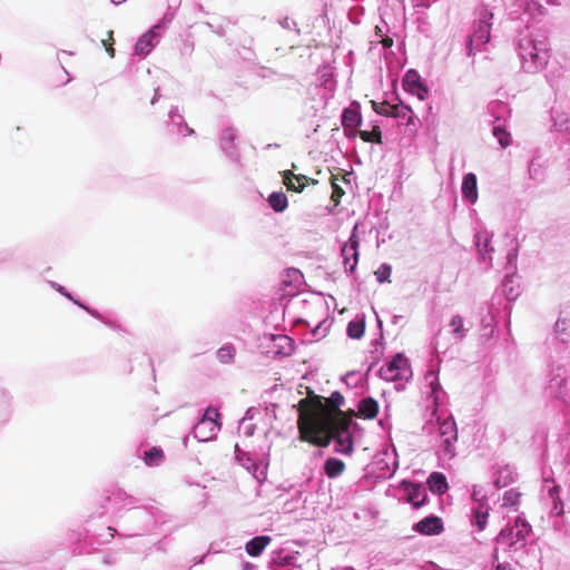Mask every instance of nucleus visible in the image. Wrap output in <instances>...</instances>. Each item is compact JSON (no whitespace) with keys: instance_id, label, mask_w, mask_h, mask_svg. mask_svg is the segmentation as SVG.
I'll return each mask as SVG.
<instances>
[{"instance_id":"obj_1","label":"nucleus","mask_w":570,"mask_h":570,"mask_svg":"<svg viewBox=\"0 0 570 570\" xmlns=\"http://www.w3.org/2000/svg\"><path fill=\"white\" fill-rule=\"evenodd\" d=\"M510 16L513 20L525 21L524 30L519 31L515 50L521 68L528 73H537L550 58L548 36L541 28H534L532 20L546 14V8L537 0H513Z\"/></svg>"},{"instance_id":"obj_2","label":"nucleus","mask_w":570,"mask_h":570,"mask_svg":"<svg viewBox=\"0 0 570 570\" xmlns=\"http://www.w3.org/2000/svg\"><path fill=\"white\" fill-rule=\"evenodd\" d=\"M570 360L554 361L552 352L549 354L548 382L544 387L546 397L556 403L559 412L566 421L570 420V387L568 380L570 376Z\"/></svg>"},{"instance_id":"obj_3","label":"nucleus","mask_w":570,"mask_h":570,"mask_svg":"<svg viewBox=\"0 0 570 570\" xmlns=\"http://www.w3.org/2000/svg\"><path fill=\"white\" fill-rule=\"evenodd\" d=\"M151 503L136 504L128 515L131 522L128 537L146 535L156 530L159 525L168 522L169 515L164 512L159 504L149 500Z\"/></svg>"},{"instance_id":"obj_4","label":"nucleus","mask_w":570,"mask_h":570,"mask_svg":"<svg viewBox=\"0 0 570 570\" xmlns=\"http://www.w3.org/2000/svg\"><path fill=\"white\" fill-rule=\"evenodd\" d=\"M493 13L482 7L478 13V20L474 21L472 32L466 37L465 51L469 57L475 56L491 38V20Z\"/></svg>"},{"instance_id":"obj_5","label":"nucleus","mask_w":570,"mask_h":570,"mask_svg":"<svg viewBox=\"0 0 570 570\" xmlns=\"http://www.w3.org/2000/svg\"><path fill=\"white\" fill-rule=\"evenodd\" d=\"M531 532L530 523L517 517L513 525H507L495 537L499 546H502L505 551H518L527 544V538Z\"/></svg>"},{"instance_id":"obj_6","label":"nucleus","mask_w":570,"mask_h":570,"mask_svg":"<svg viewBox=\"0 0 570 570\" xmlns=\"http://www.w3.org/2000/svg\"><path fill=\"white\" fill-rule=\"evenodd\" d=\"M438 423V435L440 438L439 455L446 460H452L456 455L455 443L458 441V426L454 417L449 415L442 417L441 414L433 415Z\"/></svg>"},{"instance_id":"obj_7","label":"nucleus","mask_w":570,"mask_h":570,"mask_svg":"<svg viewBox=\"0 0 570 570\" xmlns=\"http://www.w3.org/2000/svg\"><path fill=\"white\" fill-rule=\"evenodd\" d=\"M219 419L220 414L218 410L213 406H208L193 428L191 433L194 438L199 442H207L213 440L222 426Z\"/></svg>"},{"instance_id":"obj_8","label":"nucleus","mask_w":570,"mask_h":570,"mask_svg":"<svg viewBox=\"0 0 570 570\" xmlns=\"http://www.w3.org/2000/svg\"><path fill=\"white\" fill-rule=\"evenodd\" d=\"M570 344V317L564 315L563 312L559 314V317L553 326V338L551 341L550 353L553 350L560 354L561 360H570L569 350Z\"/></svg>"},{"instance_id":"obj_9","label":"nucleus","mask_w":570,"mask_h":570,"mask_svg":"<svg viewBox=\"0 0 570 570\" xmlns=\"http://www.w3.org/2000/svg\"><path fill=\"white\" fill-rule=\"evenodd\" d=\"M561 488L556 484L552 475L542 473L541 500L550 505V514L561 517L564 513V503L560 497Z\"/></svg>"},{"instance_id":"obj_10","label":"nucleus","mask_w":570,"mask_h":570,"mask_svg":"<svg viewBox=\"0 0 570 570\" xmlns=\"http://www.w3.org/2000/svg\"><path fill=\"white\" fill-rule=\"evenodd\" d=\"M379 375L385 381L409 380L412 376L409 360L403 353H396L380 368Z\"/></svg>"},{"instance_id":"obj_11","label":"nucleus","mask_w":570,"mask_h":570,"mask_svg":"<svg viewBox=\"0 0 570 570\" xmlns=\"http://www.w3.org/2000/svg\"><path fill=\"white\" fill-rule=\"evenodd\" d=\"M165 128L167 134L173 137L179 138L195 135V130L188 126L178 106L170 107L167 120L165 121Z\"/></svg>"},{"instance_id":"obj_12","label":"nucleus","mask_w":570,"mask_h":570,"mask_svg":"<svg viewBox=\"0 0 570 570\" xmlns=\"http://www.w3.org/2000/svg\"><path fill=\"white\" fill-rule=\"evenodd\" d=\"M425 382L429 386V397L433 404L432 415H438L440 409L448 402V394L440 383L439 374L436 371L432 368L429 370L425 374Z\"/></svg>"},{"instance_id":"obj_13","label":"nucleus","mask_w":570,"mask_h":570,"mask_svg":"<svg viewBox=\"0 0 570 570\" xmlns=\"http://www.w3.org/2000/svg\"><path fill=\"white\" fill-rule=\"evenodd\" d=\"M358 246L360 239L357 235V225H355L347 242L341 248V256L343 258L345 272L348 274H353L356 269L360 256Z\"/></svg>"},{"instance_id":"obj_14","label":"nucleus","mask_w":570,"mask_h":570,"mask_svg":"<svg viewBox=\"0 0 570 570\" xmlns=\"http://www.w3.org/2000/svg\"><path fill=\"white\" fill-rule=\"evenodd\" d=\"M341 124L344 134L348 139L357 137L358 129L362 125L361 107L358 102H352L348 107L344 108L341 114Z\"/></svg>"},{"instance_id":"obj_15","label":"nucleus","mask_w":570,"mask_h":570,"mask_svg":"<svg viewBox=\"0 0 570 570\" xmlns=\"http://www.w3.org/2000/svg\"><path fill=\"white\" fill-rule=\"evenodd\" d=\"M235 459L244 466L258 482H263L267 475L268 463L255 460L250 453L243 451L235 444Z\"/></svg>"},{"instance_id":"obj_16","label":"nucleus","mask_w":570,"mask_h":570,"mask_svg":"<svg viewBox=\"0 0 570 570\" xmlns=\"http://www.w3.org/2000/svg\"><path fill=\"white\" fill-rule=\"evenodd\" d=\"M401 490L404 492V498L414 509L424 507L429 502L426 488L415 481L402 480L400 483Z\"/></svg>"},{"instance_id":"obj_17","label":"nucleus","mask_w":570,"mask_h":570,"mask_svg":"<svg viewBox=\"0 0 570 570\" xmlns=\"http://www.w3.org/2000/svg\"><path fill=\"white\" fill-rule=\"evenodd\" d=\"M116 529L112 527H107L104 532L97 533V534H89L90 531L86 529H78L72 530L69 534V540L72 543H80L83 541L87 543L89 541L90 544L98 543V544H105L110 541L115 537Z\"/></svg>"},{"instance_id":"obj_18","label":"nucleus","mask_w":570,"mask_h":570,"mask_svg":"<svg viewBox=\"0 0 570 570\" xmlns=\"http://www.w3.org/2000/svg\"><path fill=\"white\" fill-rule=\"evenodd\" d=\"M236 138L237 129L233 126H227L220 132L219 146L226 157H228L232 161L239 164L240 155L235 144Z\"/></svg>"},{"instance_id":"obj_19","label":"nucleus","mask_w":570,"mask_h":570,"mask_svg":"<svg viewBox=\"0 0 570 570\" xmlns=\"http://www.w3.org/2000/svg\"><path fill=\"white\" fill-rule=\"evenodd\" d=\"M403 88L420 100L428 97L429 89L425 81L415 69H409L402 80Z\"/></svg>"},{"instance_id":"obj_20","label":"nucleus","mask_w":570,"mask_h":570,"mask_svg":"<svg viewBox=\"0 0 570 570\" xmlns=\"http://www.w3.org/2000/svg\"><path fill=\"white\" fill-rule=\"evenodd\" d=\"M330 429V439L326 440L325 443H328L331 439H333L335 448L334 451L336 453H341L344 455H351L354 451V442L353 438L350 433L345 436L340 434L337 435V421L332 420L328 425Z\"/></svg>"},{"instance_id":"obj_21","label":"nucleus","mask_w":570,"mask_h":570,"mask_svg":"<svg viewBox=\"0 0 570 570\" xmlns=\"http://www.w3.org/2000/svg\"><path fill=\"white\" fill-rule=\"evenodd\" d=\"M412 529L422 535L432 537L443 532L444 523L440 517L435 514H429L428 517L421 519L419 522L414 523Z\"/></svg>"},{"instance_id":"obj_22","label":"nucleus","mask_w":570,"mask_h":570,"mask_svg":"<svg viewBox=\"0 0 570 570\" xmlns=\"http://www.w3.org/2000/svg\"><path fill=\"white\" fill-rule=\"evenodd\" d=\"M160 26H154L150 30L145 32L136 42L134 53L137 56H147L154 47L158 43L160 33Z\"/></svg>"},{"instance_id":"obj_23","label":"nucleus","mask_w":570,"mask_h":570,"mask_svg":"<svg viewBox=\"0 0 570 570\" xmlns=\"http://www.w3.org/2000/svg\"><path fill=\"white\" fill-rule=\"evenodd\" d=\"M106 500L117 509H128L130 511L136 504L141 502L140 499L128 494L122 489L114 490L109 495L106 497Z\"/></svg>"},{"instance_id":"obj_24","label":"nucleus","mask_w":570,"mask_h":570,"mask_svg":"<svg viewBox=\"0 0 570 570\" xmlns=\"http://www.w3.org/2000/svg\"><path fill=\"white\" fill-rule=\"evenodd\" d=\"M490 507L488 502H479L471 507L470 522L476 531H483L488 524Z\"/></svg>"},{"instance_id":"obj_25","label":"nucleus","mask_w":570,"mask_h":570,"mask_svg":"<svg viewBox=\"0 0 570 570\" xmlns=\"http://www.w3.org/2000/svg\"><path fill=\"white\" fill-rule=\"evenodd\" d=\"M461 193L464 200L475 204L479 197L478 178L474 173H466L462 178Z\"/></svg>"},{"instance_id":"obj_26","label":"nucleus","mask_w":570,"mask_h":570,"mask_svg":"<svg viewBox=\"0 0 570 570\" xmlns=\"http://www.w3.org/2000/svg\"><path fill=\"white\" fill-rule=\"evenodd\" d=\"M13 413V396L6 387L0 386V428L7 424Z\"/></svg>"},{"instance_id":"obj_27","label":"nucleus","mask_w":570,"mask_h":570,"mask_svg":"<svg viewBox=\"0 0 570 570\" xmlns=\"http://www.w3.org/2000/svg\"><path fill=\"white\" fill-rule=\"evenodd\" d=\"M386 112L389 117L404 120L406 126H415V115L412 108L402 101L391 105L390 111Z\"/></svg>"},{"instance_id":"obj_28","label":"nucleus","mask_w":570,"mask_h":570,"mask_svg":"<svg viewBox=\"0 0 570 570\" xmlns=\"http://www.w3.org/2000/svg\"><path fill=\"white\" fill-rule=\"evenodd\" d=\"M283 181L288 190L301 193L304 190L308 178L302 174H294L292 170H284L281 173Z\"/></svg>"},{"instance_id":"obj_29","label":"nucleus","mask_w":570,"mask_h":570,"mask_svg":"<svg viewBox=\"0 0 570 570\" xmlns=\"http://www.w3.org/2000/svg\"><path fill=\"white\" fill-rule=\"evenodd\" d=\"M273 351L276 355L288 356L294 351V341L287 335H272Z\"/></svg>"},{"instance_id":"obj_30","label":"nucleus","mask_w":570,"mask_h":570,"mask_svg":"<svg viewBox=\"0 0 570 570\" xmlns=\"http://www.w3.org/2000/svg\"><path fill=\"white\" fill-rule=\"evenodd\" d=\"M271 541L272 538L269 535H256L246 542L245 551L253 558L259 557Z\"/></svg>"},{"instance_id":"obj_31","label":"nucleus","mask_w":570,"mask_h":570,"mask_svg":"<svg viewBox=\"0 0 570 570\" xmlns=\"http://www.w3.org/2000/svg\"><path fill=\"white\" fill-rule=\"evenodd\" d=\"M429 490L438 495L445 493L449 489L446 476L442 472H432L426 480Z\"/></svg>"},{"instance_id":"obj_32","label":"nucleus","mask_w":570,"mask_h":570,"mask_svg":"<svg viewBox=\"0 0 570 570\" xmlns=\"http://www.w3.org/2000/svg\"><path fill=\"white\" fill-rule=\"evenodd\" d=\"M357 410L361 417L371 420L376 417L379 413V403L371 396L363 397L357 403Z\"/></svg>"},{"instance_id":"obj_33","label":"nucleus","mask_w":570,"mask_h":570,"mask_svg":"<svg viewBox=\"0 0 570 570\" xmlns=\"http://www.w3.org/2000/svg\"><path fill=\"white\" fill-rule=\"evenodd\" d=\"M357 136L365 142H372L376 145L383 144V134L379 121L371 122V129H358Z\"/></svg>"},{"instance_id":"obj_34","label":"nucleus","mask_w":570,"mask_h":570,"mask_svg":"<svg viewBox=\"0 0 570 570\" xmlns=\"http://www.w3.org/2000/svg\"><path fill=\"white\" fill-rule=\"evenodd\" d=\"M550 114L552 128L558 132H568L570 122L568 114L556 107L551 108Z\"/></svg>"},{"instance_id":"obj_35","label":"nucleus","mask_w":570,"mask_h":570,"mask_svg":"<svg viewBox=\"0 0 570 570\" xmlns=\"http://www.w3.org/2000/svg\"><path fill=\"white\" fill-rule=\"evenodd\" d=\"M345 469V463L337 458H327L323 464L324 473L327 478L334 479L340 476Z\"/></svg>"},{"instance_id":"obj_36","label":"nucleus","mask_w":570,"mask_h":570,"mask_svg":"<svg viewBox=\"0 0 570 570\" xmlns=\"http://www.w3.org/2000/svg\"><path fill=\"white\" fill-rule=\"evenodd\" d=\"M529 179L533 180L535 185L541 184L544 180V167L539 161L538 156H533L528 165Z\"/></svg>"},{"instance_id":"obj_37","label":"nucleus","mask_w":570,"mask_h":570,"mask_svg":"<svg viewBox=\"0 0 570 570\" xmlns=\"http://www.w3.org/2000/svg\"><path fill=\"white\" fill-rule=\"evenodd\" d=\"M365 332V317H356L347 323L346 335L353 340H360Z\"/></svg>"},{"instance_id":"obj_38","label":"nucleus","mask_w":570,"mask_h":570,"mask_svg":"<svg viewBox=\"0 0 570 570\" xmlns=\"http://www.w3.org/2000/svg\"><path fill=\"white\" fill-rule=\"evenodd\" d=\"M267 203L275 213H283L288 206L287 196L283 191H273L268 196Z\"/></svg>"},{"instance_id":"obj_39","label":"nucleus","mask_w":570,"mask_h":570,"mask_svg":"<svg viewBox=\"0 0 570 570\" xmlns=\"http://www.w3.org/2000/svg\"><path fill=\"white\" fill-rule=\"evenodd\" d=\"M491 237L492 235H485L483 240H481V235H475V245L478 247L480 258L483 262L492 259L490 256V254L493 252V248L491 247Z\"/></svg>"},{"instance_id":"obj_40","label":"nucleus","mask_w":570,"mask_h":570,"mask_svg":"<svg viewBox=\"0 0 570 570\" xmlns=\"http://www.w3.org/2000/svg\"><path fill=\"white\" fill-rule=\"evenodd\" d=\"M514 482V474H513V471L510 466H504V468H501L494 480H493V484L495 488H504V487H508L509 484L513 483Z\"/></svg>"},{"instance_id":"obj_41","label":"nucleus","mask_w":570,"mask_h":570,"mask_svg":"<svg viewBox=\"0 0 570 570\" xmlns=\"http://www.w3.org/2000/svg\"><path fill=\"white\" fill-rule=\"evenodd\" d=\"M513 277L512 273H508L502 281V291L508 301H514L520 294L519 286L513 284Z\"/></svg>"},{"instance_id":"obj_42","label":"nucleus","mask_w":570,"mask_h":570,"mask_svg":"<svg viewBox=\"0 0 570 570\" xmlns=\"http://www.w3.org/2000/svg\"><path fill=\"white\" fill-rule=\"evenodd\" d=\"M164 459V451L159 446H153L145 452L144 462L148 466H158Z\"/></svg>"},{"instance_id":"obj_43","label":"nucleus","mask_w":570,"mask_h":570,"mask_svg":"<svg viewBox=\"0 0 570 570\" xmlns=\"http://www.w3.org/2000/svg\"><path fill=\"white\" fill-rule=\"evenodd\" d=\"M492 134L498 139L501 147L505 148L511 145V135L502 125H494Z\"/></svg>"},{"instance_id":"obj_44","label":"nucleus","mask_w":570,"mask_h":570,"mask_svg":"<svg viewBox=\"0 0 570 570\" xmlns=\"http://www.w3.org/2000/svg\"><path fill=\"white\" fill-rule=\"evenodd\" d=\"M318 80L325 89L333 90L335 87L334 76L328 67L318 70Z\"/></svg>"},{"instance_id":"obj_45","label":"nucleus","mask_w":570,"mask_h":570,"mask_svg":"<svg viewBox=\"0 0 570 570\" xmlns=\"http://www.w3.org/2000/svg\"><path fill=\"white\" fill-rule=\"evenodd\" d=\"M217 360L223 364H229L234 361L235 348L230 344H226L216 352Z\"/></svg>"},{"instance_id":"obj_46","label":"nucleus","mask_w":570,"mask_h":570,"mask_svg":"<svg viewBox=\"0 0 570 570\" xmlns=\"http://www.w3.org/2000/svg\"><path fill=\"white\" fill-rule=\"evenodd\" d=\"M450 326L452 327V334L455 338L462 340L465 337L466 330L463 326V318L460 315L452 316Z\"/></svg>"},{"instance_id":"obj_47","label":"nucleus","mask_w":570,"mask_h":570,"mask_svg":"<svg viewBox=\"0 0 570 570\" xmlns=\"http://www.w3.org/2000/svg\"><path fill=\"white\" fill-rule=\"evenodd\" d=\"M331 327V322L327 318L321 321L312 331L311 335L313 340L318 341L323 338Z\"/></svg>"},{"instance_id":"obj_48","label":"nucleus","mask_w":570,"mask_h":570,"mask_svg":"<svg viewBox=\"0 0 570 570\" xmlns=\"http://www.w3.org/2000/svg\"><path fill=\"white\" fill-rule=\"evenodd\" d=\"M277 22L284 30L294 32L296 37L301 36V29L298 28V24L294 19L285 16L279 18Z\"/></svg>"},{"instance_id":"obj_49","label":"nucleus","mask_w":570,"mask_h":570,"mask_svg":"<svg viewBox=\"0 0 570 570\" xmlns=\"http://www.w3.org/2000/svg\"><path fill=\"white\" fill-rule=\"evenodd\" d=\"M392 273V267L387 263H383L380 265V267L375 271L376 281L382 284L390 279Z\"/></svg>"},{"instance_id":"obj_50","label":"nucleus","mask_w":570,"mask_h":570,"mask_svg":"<svg viewBox=\"0 0 570 570\" xmlns=\"http://www.w3.org/2000/svg\"><path fill=\"white\" fill-rule=\"evenodd\" d=\"M518 252L519 248L515 246L514 248H511L507 254V268L510 269L512 274H514L517 269Z\"/></svg>"},{"instance_id":"obj_51","label":"nucleus","mask_w":570,"mask_h":570,"mask_svg":"<svg viewBox=\"0 0 570 570\" xmlns=\"http://www.w3.org/2000/svg\"><path fill=\"white\" fill-rule=\"evenodd\" d=\"M75 305H77L78 307L82 308L83 311H86L89 315H91L92 317H100V312L88 306L87 304H85L83 302H81L80 299L76 298L72 296V299H70Z\"/></svg>"},{"instance_id":"obj_52","label":"nucleus","mask_w":570,"mask_h":570,"mask_svg":"<svg viewBox=\"0 0 570 570\" xmlns=\"http://www.w3.org/2000/svg\"><path fill=\"white\" fill-rule=\"evenodd\" d=\"M471 498L473 500V504H478L479 502H488L487 494L483 492L481 487H473Z\"/></svg>"},{"instance_id":"obj_53","label":"nucleus","mask_w":570,"mask_h":570,"mask_svg":"<svg viewBox=\"0 0 570 570\" xmlns=\"http://www.w3.org/2000/svg\"><path fill=\"white\" fill-rule=\"evenodd\" d=\"M520 494L513 490H509L503 495L504 505H514L518 503Z\"/></svg>"},{"instance_id":"obj_54","label":"nucleus","mask_w":570,"mask_h":570,"mask_svg":"<svg viewBox=\"0 0 570 570\" xmlns=\"http://www.w3.org/2000/svg\"><path fill=\"white\" fill-rule=\"evenodd\" d=\"M14 250L12 248H0V265L13 259Z\"/></svg>"},{"instance_id":"obj_55","label":"nucleus","mask_w":570,"mask_h":570,"mask_svg":"<svg viewBox=\"0 0 570 570\" xmlns=\"http://www.w3.org/2000/svg\"><path fill=\"white\" fill-rule=\"evenodd\" d=\"M328 400H330V403L337 409L341 407L345 401L344 396L338 391L332 392Z\"/></svg>"},{"instance_id":"obj_56","label":"nucleus","mask_w":570,"mask_h":570,"mask_svg":"<svg viewBox=\"0 0 570 570\" xmlns=\"http://www.w3.org/2000/svg\"><path fill=\"white\" fill-rule=\"evenodd\" d=\"M48 283L59 294H61L62 296H65L68 299H72L73 295L65 286H62V285H60V284H58L57 282H53V281H49Z\"/></svg>"},{"instance_id":"obj_57","label":"nucleus","mask_w":570,"mask_h":570,"mask_svg":"<svg viewBox=\"0 0 570 570\" xmlns=\"http://www.w3.org/2000/svg\"><path fill=\"white\" fill-rule=\"evenodd\" d=\"M372 104L373 109L377 115L389 117V114L383 111H390L391 104H381L375 101H372Z\"/></svg>"},{"instance_id":"obj_58","label":"nucleus","mask_w":570,"mask_h":570,"mask_svg":"<svg viewBox=\"0 0 570 570\" xmlns=\"http://www.w3.org/2000/svg\"><path fill=\"white\" fill-rule=\"evenodd\" d=\"M96 318L112 330H118L120 327L116 320L109 318L101 313H100V317H96Z\"/></svg>"},{"instance_id":"obj_59","label":"nucleus","mask_w":570,"mask_h":570,"mask_svg":"<svg viewBox=\"0 0 570 570\" xmlns=\"http://www.w3.org/2000/svg\"><path fill=\"white\" fill-rule=\"evenodd\" d=\"M377 326L380 328V337L375 338V340H373L371 342V344L373 346L382 345L383 344V340H384V337H383V323H382V321L379 317H377Z\"/></svg>"},{"instance_id":"obj_60","label":"nucleus","mask_w":570,"mask_h":570,"mask_svg":"<svg viewBox=\"0 0 570 570\" xmlns=\"http://www.w3.org/2000/svg\"><path fill=\"white\" fill-rule=\"evenodd\" d=\"M382 353H383V351L379 352V350L376 347H375V350L371 351V357H372L373 361H372V363H371V365L368 367V371H371L372 367L377 364Z\"/></svg>"},{"instance_id":"obj_61","label":"nucleus","mask_w":570,"mask_h":570,"mask_svg":"<svg viewBox=\"0 0 570 570\" xmlns=\"http://www.w3.org/2000/svg\"><path fill=\"white\" fill-rule=\"evenodd\" d=\"M206 26L215 33H217L218 36H224L225 35V30H224V27L218 24V26H214L212 22H206Z\"/></svg>"},{"instance_id":"obj_62","label":"nucleus","mask_w":570,"mask_h":570,"mask_svg":"<svg viewBox=\"0 0 570 570\" xmlns=\"http://www.w3.org/2000/svg\"><path fill=\"white\" fill-rule=\"evenodd\" d=\"M494 570H512V568L509 562H498Z\"/></svg>"},{"instance_id":"obj_63","label":"nucleus","mask_w":570,"mask_h":570,"mask_svg":"<svg viewBox=\"0 0 570 570\" xmlns=\"http://www.w3.org/2000/svg\"><path fill=\"white\" fill-rule=\"evenodd\" d=\"M254 431H255L254 424H248V425H245V428H244V434L246 436H252L254 434Z\"/></svg>"},{"instance_id":"obj_64","label":"nucleus","mask_w":570,"mask_h":570,"mask_svg":"<svg viewBox=\"0 0 570 570\" xmlns=\"http://www.w3.org/2000/svg\"><path fill=\"white\" fill-rule=\"evenodd\" d=\"M102 45L105 46L108 55L112 58L115 56V49L112 48V46L109 45L107 40H102Z\"/></svg>"}]
</instances>
